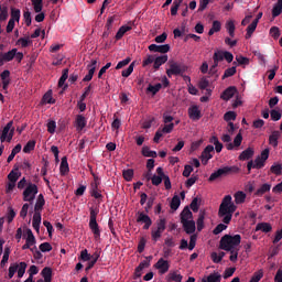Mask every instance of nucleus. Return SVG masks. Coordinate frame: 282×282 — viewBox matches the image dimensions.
Returning a JSON list of instances; mask_svg holds the SVG:
<instances>
[{
	"label": "nucleus",
	"mask_w": 282,
	"mask_h": 282,
	"mask_svg": "<svg viewBox=\"0 0 282 282\" xmlns=\"http://www.w3.org/2000/svg\"><path fill=\"white\" fill-rule=\"evenodd\" d=\"M42 102H45L46 105H54L56 102V99L52 97V90H48L42 98Z\"/></svg>",
	"instance_id": "obj_38"
},
{
	"label": "nucleus",
	"mask_w": 282,
	"mask_h": 282,
	"mask_svg": "<svg viewBox=\"0 0 282 282\" xmlns=\"http://www.w3.org/2000/svg\"><path fill=\"white\" fill-rule=\"evenodd\" d=\"M122 176L126 180V182H131V180H133V170L132 169L123 170Z\"/></svg>",
	"instance_id": "obj_53"
},
{
	"label": "nucleus",
	"mask_w": 282,
	"mask_h": 282,
	"mask_svg": "<svg viewBox=\"0 0 282 282\" xmlns=\"http://www.w3.org/2000/svg\"><path fill=\"white\" fill-rule=\"evenodd\" d=\"M156 229L162 230L163 232L166 230V218L156 220Z\"/></svg>",
	"instance_id": "obj_60"
},
{
	"label": "nucleus",
	"mask_w": 282,
	"mask_h": 282,
	"mask_svg": "<svg viewBox=\"0 0 282 282\" xmlns=\"http://www.w3.org/2000/svg\"><path fill=\"white\" fill-rule=\"evenodd\" d=\"M204 214H199L198 219H197V230L198 232H202L204 230Z\"/></svg>",
	"instance_id": "obj_63"
},
{
	"label": "nucleus",
	"mask_w": 282,
	"mask_h": 282,
	"mask_svg": "<svg viewBox=\"0 0 282 282\" xmlns=\"http://www.w3.org/2000/svg\"><path fill=\"white\" fill-rule=\"evenodd\" d=\"M79 261H91V254L87 249L80 251Z\"/></svg>",
	"instance_id": "obj_49"
},
{
	"label": "nucleus",
	"mask_w": 282,
	"mask_h": 282,
	"mask_svg": "<svg viewBox=\"0 0 282 282\" xmlns=\"http://www.w3.org/2000/svg\"><path fill=\"white\" fill-rule=\"evenodd\" d=\"M241 243V235L237 234L235 236L225 235L221 237L219 241L220 250H225V252H229L231 250H237V246Z\"/></svg>",
	"instance_id": "obj_2"
},
{
	"label": "nucleus",
	"mask_w": 282,
	"mask_h": 282,
	"mask_svg": "<svg viewBox=\"0 0 282 282\" xmlns=\"http://www.w3.org/2000/svg\"><path fill=\"white\" fill-rule=\"evenodd\" d=\"M17 45H21V47H29V45H32V40H30V36H28V37H20L17 41Z\"/></svg>",
	"instance_id": "obj_45"
},
{
	"label": "nucleus",
	"mask_w": 282,
	"mask_h": 282,
	"mask_svg": "<svg viewBox=\"0 0 282 282\" xmlns=\"http://www.w3.org/2000/svg\"><path fill=\"white\" fill-rule=\"evenodd\" d=\"M43 206H45V196H43V194H40L34 205V213L41 215V213L43 212Z\"/></svg>",
	"instance_id": "obj_15"
},
{
	"label": "nucleus",
	"mask_w": 282,
	"mask_h": 282,
	"mask_svg": "<svg viewBox=\"0 0 282 282\" xmlns=\"http://www.w3.org/2000/svg\"><path fill=\"white\" fill-rule=\"evenodd\" d=\"M41 214L34 213L33 214V220H32V226L35 231L40 232L41 230Z\"/></svg>",
	"instance_id": "obj_24"
},
{
	"label": "nucleus",
	"mask_w": 282,
	"mask_h": 282,
	"mask_svg": "<svg viewBox=\"0 0 282 282\" xmlns=\"http://www.w3.org/2000/svg\"><path fill=\"white\" fill-rule=\"evenodd\" d=\"M232 173H239V167L237 166H224L218 169L214 173L210 174L208 181L215 182V180H219V177H226L227 175H232Z\"/></svg>",
	"instance_id": "obj_6"
},
{
	"label": "nucleus",
	"mask_w": 282,
	"mask_h": 282,
	"mask_svg": "<svg viewBox=\"0 0 282 282\" xmlns=\"http://www.w3.org/2000/svg\"><path fill=\"white\" fill-rule=\"evenodd\" d=\"M272 232V225L270 223H260L256 226V231Z\"/></svg>",
	"instance_id": "obj_28"
},
{
	"label": "nucleus",
	"mask_w": 282,
	"mask_h": 282,
	"mask_svg": "<svg viewBox=\"0 0 282 282\" xmlns=\"http://www.w3.org/2000/svg\"><path fill=\"white\" fill-rule=\"evenodd\" d=\"M133 67H135V62H132L128 68L123 69L121 73V76L123 78H129V76H131V74H133Z\"/></svg>",
	"instance_id": "obj_41"
},
{
	"label": "nucleus",
	"mask_w": 282,
	"mask_h": 282,
	"mask_svg": "<svg viewBox=\"0 0 282 282\" xmlns=\"http://www.w3.org/2000/svg\"><path fill=\"white\" fill-rule=\"evenodd\" d=\"M207 282H221V274L212 273L207 276Z\"/></svg>",
	"instance_id": "obj_56"
},
{
	"label": "nucleus",
	"mask_w": 282,
	"mask_h": 282,
	"mask_svg": "<svg viewBox=\"0 0 282 282\" xmlns=\"http://www.w3.org/2000/svg\"><path fill=\"white\" fill-rule=\"evenodd\" d=\"M164 231L162 229H158V227H153L151 230L152 241H158Z\"/></svg>",
	"instance_id": "obj_37"
},
{
	"label": "nucleus",
	"mask_w": 282,
	"mask_h": 282,
	"mask_svg": "<svg viewBox=\"0 0 282 282\" xmlns=\"http://www.w3.org/2000/svg\"><path fill=\"white\" fill-rule=\"evenodd\" d=\"M237 74V67L232 66L225 70L223 75V80H226V78H230V76H235Z\"/></svg>",
	"instance_id": "obj_43"
},
{
	"label": "nucleus",
	"mask_w": 282,
	"mask_h": 282,
	"mask_svg": "<svg viewBox=\"0 0 282 282\" xmlns=\"http://www.w3.org/2000/svg\"><path fill=\"white\" fill-rule=\"evenodd\" d=\"M270 35L272 36V39H274L276 41V39H279V36H281V30H279L278 26H272L270 29Z\"/></svg>",
	"instance_id": "obj_61"
},
{
	"label": "nucleus",
	"mask_w": 282,
	"mask_h": 282,
	"mask_svg": "<svg viewBox=\"0 0 282 282\" xmlns=\"http://www.w3.org/2000/svg\"><path fill=\"white\" fill-rule=\"evenodd\" d=\"M142 155L144 158H158V152L152 151L151 148H149V147H143L142 148Z\"/></svg>",
	"instance_id": "obj_35"
},
{
	"label": "nucleus",
	"mask_w": 282,
	"mask_h": 282,
	"mask_svg": "<svg viewBox=\"0 0 282 282\" xmlns=\"http://www.w3.org/2000/svg\"><path fill=\"white\" fill-rule=\"evenodd\" d=\"M137 224H144L143 230H149L151 228V226L153 225V220L151 219V217L149 215L144 214V212H138L137 213Z\"/></svg>",
	"instance_id": "obj_7"
},
{
	"label": "nucleus",
	"mask_w": 282,
	"mask_h": 282,
	"mask_svg": "<svg viewBox=\"0 0 282 282\" xmlns=\"http://www.w3.org/2000/svg\"><path fill=\"white\" fill-rule=\"evenodd\" d=\"M184 0H174L172 8H171V14L172 17L177 15V10H180V7L182 6Z\"/></svg>",
	"instance_id": "obj_39"
},
{
	"label": "nucleus",
	"mask_w": 282,
	"mask_h": 282,
	"mask_svg": "<svg viewBox=\"0 0 282 282\" xmlns=\"http://www.w3.org/2000/svg\"><path fill=\"white\" fill-rule=\"evenodd\" d=\"M19 270V264L18 263H12L9 267V279H12L14 274H17V271Z\"/></svg>",
	"instance_id": "obj_62"
},
{
	"label": "nucleus",
	"mask_w": 282,
	"mask_h": 282,
	"mask_svg": "<svg viewBox=\"0 0 282 282\" xmlns=\"http://www.w3.org/2000/svg\"><path fill=\"white\" fill-rule=\"evenodd\" d=\"M237 205L232 203V196H225L218 209V217L223 219V224H218L215 227L213 231L214 235H221V232L228 228L225 224H230V221H232V215H235Z\"/></svg>",
	"instance_id": "obj_1"
},
{
	"label": "nucleus",
	"mask_w": 282,
	"mask_h": 282,
	"mask_svg": "<svg viewBox=\"0 0 282 282\" xmlns=\"http://www.w3.org/2000/svg\"><path fill=\"white\" fill-rule=\"evenodd\" d=\"M167 65H170V68L166 69L169 78H172L173 76H184V74L188 72V66L183 63L170 61Z\"/></svg>",
	"instance_id": "obj_4"
},
{
	"label": "nucleus",
	"mask_w": 282,
	"mask_h": 282,
	"mask_svg": "<svg viewBox=\"0 0 282 282\" xmlns=\"http://www.w3.org/2000/svg\"><path fill=\"white\" fill-rule=\"evenodd\" d=\"M150 52H159V54H167V52H171V45L169 44H163V45H158V44H151L149 46Z\"/></svg>",
	"instance_id": "obj_10"
},
{
	"label": "nucleus",
	"mask_w": 282,
	"mask_h": 282,
	"mask_svg": "<svg viewBox=\"0 0 282 282\" xmlns=\"http://www.w3.org/2000/svg\"><path fill=\"white\" fill-rule=\"evenodd\" d=\"M167 61H169V55H161L154 58L153 68L160 69V67H162V65H164V63H166Z\"/></svg>",
	"instance_id": "obj_21"
},
{
	"label": "nucleus",
	"mask_w": 282,
	"mask_h": 282,
	"mask_svg": "<svg viewBox=\"0 0 282 282\" xmlns=\"http://www.w3.org/2000/svg\"><path fill=\"white\" fill-rule=\"evenodd\" d=\"M270 188H272V185L270 183H264L258 188L254 193L256 197H263L265 193H270Z\"/></svg>",
	"instance_id": "obj_18"
},
{
	"label": "nucleus",
	"mask_w": 282,
	"mask_h": 282,
	"mask_svg": "<svg viewBox=\"0 0 282 282\" xmlns=\"http://www.w3.org/2000/svg\"><path fill=\"white\" fill-rule=\"evenodd\" d=\"M91 197H95V199H102V194H100V192H98V184H95V186L93 187L91 192H90Z\"/></svg>",
	"instance_id": "obj_57"
},
{
	"label": "nucleus",
	"mask_w": 282,
	"mask_h": 282,
	"mask_svg": "<svg viewBox=\"0 0 282 282\" xmlns=\"http://www.w3.org/2000/svg\"><path fill=\"white\" fill-rule=\"evenodd\" d=\"M238 65H250V58L245 57L243 55L236 56Z\"/></svg>",
	"instance_id": "obj_58"
},
{
	"label": "nucleus",
	"mask_w": 282,
	"mask_h": 282,
	"mask_svg": "<svg viewBox=\"0 0 282 282\" xmlns=\"http://www.w3.org/2000/svg\"><path fill=\"white\" fill-rule=\"evenodd\" d=\"M41 274L44 279L45 282H52V268L45 267L42 271Z\"/></svg>",
	"instance_id": "obj_30"
},
{
	"label": "nucleus",
	"mask_w": 282,
	"mask_h": 282,
	"mask_svg": "<svg viewBox=\"0 0 282 282\" xmlns=\"http://www.w3.org/2000/svg\"><path fill=\"white\" fill-rule=\"evenodd\" d=\"M160 89H162V84H156V85H149L147 88V91H150V94H152L153 96H155V94H158V91H160Z\"/></svg>",
	"instance_id": "obj_51"
},
{
	"label": "nucleus",
	"mask_w": 282,
	"mask_h": 282,
	"mask_svg": "<svg viewBox=\"0 0 282 282\" xmlns=\"http://www.w3.org/2000/svg\"><path fill=\"white\" fill-rule=\"evenodd\" d=\"M188 219H193V212L188 207H185L181 213V224L188 221Z\"/></svg>",
	"instance_id": "obj_29"
},
{
	"label": "nucleus",
	"mask_w": 282,
	"mask_h": 282,
	"mask_svg": "<svg viewBox=\"0 0 282 282\" xmlns=\"http://www.w3.org/2000/svg\"><path fill=\"white\" fill-rule=\"evenodd\" d=\"M15 217H17V212H14L12 207H8V215H7L8 224H12Z\"/></svg>",
	"instance_id": "obj_52"
},
{
	"label": "nucleus",
	"mask_w": 282,
	"mask_h": 282,
	"mask_svg": "<svg viewBox=\"0 0 282 282\" xmlns=\"http://www.w3.org/2000/svg\"><path fill=\"white\" fill-rule=\"evenodd\" d=\"M224 120L226 122H230V120H237V112H235V111H227L224 115Z\"/></svg>",
	"instance_id": "obj_55"
},
{
	"label": "nucleus",
	"mask_w": 282,
	"mask_h": 282,
	"mask_svg": "<svg viewBox=\"0 0 282 282\" xmlns=\"http://www.w3.org/2000/svg\"><path fill=\"white\" fill-rule=\"evenodd\" d=\"M25 270H28V263L25 262H20L18 264V279H23V275L25 274Z\"/></svg>",
	"instance_id": "obj_36"
},
{
	"label": "nucleus",
	"mask_w": 282,
	"mask_h": 282,
	"mask_svg": "<svg viewBox=\"0 0 282 282\" xmlns=\"http://www.w3.org/2000/svg\"><path fill=\"white\" fill-rule=\"evenodd\" d=\"M263 279V270L254 272L249 282H260Z\"/></svg>",
	"instance_id": "obj_50"
},
{
	"label": "nucleus",
	"mask_w": 282,
	"mask_h": 282,
	"mask_svg": "<svg viewBox=\"0 0 282 282\" xmlns=\"http://www.w3.org/2000/svg\"><path fill=\"white\" fill-rule=\"evenodd\" d=\"M154 268H156V270H160L161 274H166V272H169V268H171V264H169V261L164 260V258H160L154 264Z\"/></svg>",
	"instance_id": "obj_11"
},
{
	"label": "nucleus",
	"mask_w": 282,
	"mask_h": 282,
	"mask_svg": "<svg viewBox=\"0 0 282 282\" xmlns=\"http://www.w3.org/2000/svg\"><path fill=\"white\" fill-rule=\"evenodd\" d=\"M279 138H281V132L278 130H274L270 135H269V144L276 149L279 147Z\"/></svg>",
	"instance_id": "obj_17"
},
{
	"label": "nucleus",
	"mask_w": 282,
	"mask_h": 282,
	"mask_svg": "<svg viewBox=\"0 0 282 282\" xmlns=\"http://www.w3.org/2000/svg\"><path fill=\"white\" fill-rule=\"evenodd\" d=\"M215 152V147L207 145L202 152L200 160L203 164H208V160H213V154Z\"/></svg>",
	"instance_id": "obj_9"
},
{
	"label": "nucleus",
	"mask_w": 282,
	"mask_h": 282,
	"mask_svg": "<svg viewBox=\"0 0 282 282\" xmlns=\"http://www.w3.org/2000/svg\"><path fill=\"white\" fill-rule=\"evenodd\" d=\"M271 120L274 122H279V120L282 118V112L281 110L272 109L270 112Z\"/></svg>",
	"instance_id": "obj_48"
},
{
	"label": "nucleus",
	"mask_w": 282,
	"mask_h": 282,
	"mask_svg": "<svg viewBox=\"0 0 282 282\" xmlns=\"http://www.w3.org/2000/svg\"><path fill=\"white\" fill-rule=\"evenodd\" d=\"M36 195H39V186L32 182H29L22 193L23 202L33 204L36 199Z\"/></svg>",
	"instance_id": "obj_5"
},
{
	"label": "nucleus",
	"mask_w": 282,
	"mask_h": 282,
	"mask_svg": "<svg viewBox=\"0 0 282 282\" xmlns=\"http://www.w3.org/2000/svg\"><path fill=\"white\" fill-rule=\"evenodd\" d=\"M209 86H210V82L208 80V78L202 77L198 83L199 89H202V90L208 89Z\"/></svg>",
	"instance_id": "obj_54"
},
{
	"label": "nucleus",
	"mask_w": 282,
	"mask_h": 282,
	"mask_svg": "<svg viewBox=\"0 0 282 282\" xmlns=\"http://www.w3.org/2000/svg\"><path fill=\"white\" fill-rule=\"evenodd\" d=\"M270 172L273 175H282V164L281 163H274L271 167H270Z\"/></svg>",
	"instance_id": "obj_44"
},
{
	"label": "nucleus",
	"mask_w": 282,
	"mask_h": 282,
	"mask_svg": "<svg viewBox=\"0 0 282 282\" xmlns=\"http://www.w3.org/2000/svg\"><path fill=\"white\" fill-rule=\"evenodd\" d=\"M181 224H183L186 235H193L195 232V220H185Z\"/></svg>",
	"instance_id": "obj_20"
},
{
	"label": "nucleus",
	"mask_w": 282,
	"mask_h": 282,
	"mask_svg": "<svg viewBox=\"0 0 282 282\" xmlns=\"http://www.w3.org/2000/svg\"><path fill=\"white\" fill-rule=\"evenodd\" d=\"M68 171H69V163L67 162V156H63L59 165L61 175H67Z\"/></svg>",
	"instance_id": "obj_26"
},
{
	"label": "nucleus",
	"mask_w": 282,
	"mask_h": 282,
	"mask_svg": "<svg viewBox=\"0 0 282 282\" xmlns=\"http://www.w3.org/2000/svg\"><path fill=\"white\" fill-rule=\"evenodd\" d=\"M11 21H21V10L14 7H11Z\"/></svg>",
	"instance_id": "obj_34"
},
{
	"label": "nucleus",
	"mask_w": 282,
	"mask_h": 282,
	"mask_svg": "<svg viewBox=\"0 0 282 282\" xmlns=\"http://www.w3.org/2000/svg\"><path fill=\"white\" fill-rule=\"evenodd\" d=\"M234 197L236 204H243V202H246V193L241 191L237 192Z\"/></svg>",
	"instance_id": "obj_47"
},
{
	"label": "nucleus",
	"mask_w": 282,
	"mask_h": 282,
	"mask_svg": "<svg viewBox=\"0 0 282 282\" xmlns=\"http://www.w3.org/2000/svg\"><path fill=\"white\" fill-rule=\"evenodd\" d=\"M254 156V149L252 148H247L246 150H243L240 155L238 156V160L240 161H246V160H250Z\"/></svg>",
	"instance_id": "obj_16"
},
{
	"label": "nucleus",
	"mask_w": 282,
	"mask_h": 282,
	"mask_svg": "<svg viewBox=\"0 0 282 282\" xmlns=\"http://www.w3.org/2000/svg\"><path fill=\"white\" fill-rule=\"evenodd\" d=\"M25 242L31 246H36V237H34L32 229H26V241Z\"/></svg>",
	"instance_id": "obj_33"
},
{
	"label": "nucleus",
	"mask_w": 282,
	"mask_h": 282,
	"mask_svg": "<svg viewBox=\"0 0 282 282\" xmlns=\"http://www.w3.org/2000/svg\"><path fill=\"white\" fill-rule=\"evenodd\" d=\"M210 142L214 144L216 153H221V150L224 149V144L219 142V139L217 137H213L210 139Z\"/></svg>",
	"instance_id": "obj_40"
},
{
	"label": "nucleus",
	"mask_w": 282,
	"mask_h": 282,
	"mask_svg": "<svg viewBox=\"0 0 282 282\" xmlns=\"http://www.w3.org/2000/svg\"><path fill=\"white\" fill-rule=\"evenodd\" d=\"M236 91H237V87H235V86L228 87L227 89L224 90L220 98L223 100H230V98H232V96H235Z\"/></svg>",
	"instance_id": "obj_19"
},
{
	"label": "nucleus",
	"mask_w": 282,
	"mask_h": 282,
	"mask_svg": "<svg viewBox=\"0 0 282 282\" xmlns=\"http://www.w3.org/2000/svg\"><path fill=\"white\" fill-rule=\"evenodd\" d=\"M99 259H100V251L97 250L91 254V259L87 263V267L85 268V272H89V270H91V268H94L96 263H98Z\"/></svg>",
	"instance_id": "obj_14"
},
{
	"label": "nucleus",
	"mask_w": 282,
	"mask_h": 282,
	"mask_svg": "<svg viewBox=\"0 0 282 282\" xmlns=\"http://www.w3.org/2000/svg\"><path fill=\"white\" fill-rule=\"evenodd\" d=\"M17 52H19L18 48H12L11 51H8L7 53H1L3 56L4 63H10V61H14V56H17Z\"/></svg>",
	"instance_id": "obj_23"
},
{
	"label": "nucleus",
	"mask_w": 282,
	"mask_h": 282,
	"mask_svg": "<svg viewBox=\"0 0 282 282\" xmlns=\"http://www.w3.org/2000/svg\"><path fill=\"white\" fill-rule=\"evenodd\" d=\"M188 116L191 120L197 121L202 119V110H199V106H192L188 108Z\"/></svg>",
	"instance_id": "obj_12"
},
{
	"label": "nucleus",
	"mask_w": 282,
	"mask_h": 282,
	"mask_svg": "<svg viewBox=\"0 0 282 282\" xmlns=\"http://www.w3.org/2000/svg\"><path fill=\"white\" fill-rule=\"evenodd\" d=\"M181 204H182V200L180 199V196L174 195L170 203V207L172 210H177V208H180Z\"/></svg>",
	"instance_id": "obj_32"
},
{
	"label": "nucleus",
	"mask_w": 282,
	"mask_h": 282,
	"mask_svg": "<svg viewBox=\"0 0 282 282\" xmlns=\"http://www.w3.org/2000/svg\"><path fill=\"white\" fill-rule=\"evenodd\" d=\"M257 25H259V20H253L247 28L246 39H251L252 34L257 30Z\"/></svg>",
	"instance_id": "obj_22"
},
{
	"label": "nucleus",
	"mask_w": 282,
	"mask_h": 282,
	"mask_svg": "<svg viewBox=\"0 0 282 282\" xmlns=\"http://www.w3.org/2000/svg\"><path fill=\"white\" fill-rule=\"evenodd\" d=\"M89 228L94 235L95 239H100V226H98V213H100V209L98 207H90L89 208Z\"/></svg>",
	"instance_id": "obj_3"
},
{
	"label": "nucleus",
	"mask_w": 282,
	"mask_h": 282,
	"mask_svg": "<svg viewBox=\"0 0 282 282\" xmlns=\"http://www.w3.org/2000/svg\"><path fill=\"white\" fill-rule=\"evenodd\" d=\"M36 147V141L30 140L23 148V153H31V151H34V148Z\"/></svg>",
	"instance_id": "obj_46"
},
{
	"label": "nucleus",
	"mask_w": 282,
	"mask_h": 282,
	"mask_svg": "<svg viewBox=\"0 0 282 282\" xmlns=\"http://www.w3.org/2000/svg\"><path fill=\"white\" fill-rule=\"evenodd\" d=\"M167 282H182V274L178 271H173L167 274Z\"/></svg>",
	"instance_id": "obj_27"
},
{
	"label": "nucleus",
	"mask_w": 282,
	"mask_h": 282,
	"mask_svg": "<svg viewBox=\"0 0 282 282\" xmlns=\"http://www.w3.org/2000/svg\"><path fill=\"white\" fill-rule=\"evenodd\" d=\"M85 127H87V118H85L83 115H77L75 118L76 131L80 132L83 129H85Z\"/></svg>",
	"instance_id": "obj_13"
},
{
	"label": "nucleus",
	"mask_w": 282,
	"mask_h": 282,
	"mask_svg": "<svg viewBox=\"0 0 282 282\" xmlns=\"http://www.w3.org/2000/svg\"><path fill=\"white\" fill-rule=\"evenodd\" d=\"M163 134L164 133H172L173 132V129H175V123L171 122L169 124H165L163 128H159Z\"/></svg>",
	"instance_id": "obj_59"
},
{
	"label": "nucleus",
	"mask_w": 282,
	"mask_h": 282,
	"mask_svg": "<svg viewBox=\"0 0 282 282\" xmlns=\"http://www.w3.org/2000/svg\"><path fill=\"white\" fill-rule=\"evenodd\" d=\"M69 78V68H65L62 73L61 78L58 79V87H64L65 82Z\"/></svg>",
	"instance_id": "obj_31"
},
{
	"label": "nucleus",
	"mask_w": 282,
	"mask_h": 282,
	"mask_svg": "<svg viewBox=\"0 0 282 282\" xmlns=\"http://www.w3.org/2000/svg\"><path fill=\"white\" fill-rule=\"evenodd\" d=\"M226 30H227L229 36H231V39H235L236 26H235V22L234 21H228L226 23Z\"/></svg>",
	"instance_id": "obj_42"
},
{
	"label": "nucleus",
	"mask_w": 282,
	"mask_h": 282,
	"mask_svg": "<svg viewBox=\"0 0 282 282\" xmlns=\"http://www.w3.org/2000/svg\"><path fill=\"white\" fill-rule=\"evenodd\" d=\"M41 252H52V245L50 242H43L40 245Z\"/></svg>",
	"instance_id": "obj_64"
},
{
	"label": "nucleus",
	"mask_w": 282,
	"mask_h": 282,
	"mask_svg": "<svg viewBox=\"0 0 282 282\" xmlns=\"http://www.w3.org/2000/svg\"><path fill=\"white\" fill-rule=\"evenodd\" d=\"M131 30H132L131 26H129V25H122V26L118 30V32H117V34H116V36H115L116 41H120V40L122 39V36H124V34H127V32H131Z\"/></svg>",
	"instance_id": "obj_25"
},
{
	"label": "nucleus",
	"mask_w": 282,
	"mask_h": 282,
	"mask_svg": "<svg viewBox=\"0 0 282 282\" xmlns=\"http://www.w3.org/2000/svg\"><path fill=\"white\" fill-rule=\"evenodd\" d=\"M268 158H270V150L269 148L264 149L260 155H258L254 160V167L256 169H263L265 166V162H268Z\"/></svg>",
	"instance_id": "obj_8"
}]
</instances>
